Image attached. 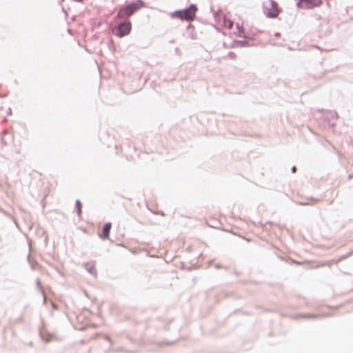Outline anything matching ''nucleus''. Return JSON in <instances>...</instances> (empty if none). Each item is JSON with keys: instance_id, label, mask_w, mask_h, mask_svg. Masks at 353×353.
Returning <instances> with one entry per match:
<instances>
[{"instance_id": "1", "label": "nucleus", "mask_w": 353, "mask_h": 353, "mask_svg": "<svg viewBox=\"0 0 353 353\" xmlns=\"http://www.w3.org/2000/svg\"><path fill=\"white\" fill-rule=\"evenodd\" d=\"M197 11V7L192 4L185 10H177L172 13L171 16L172 18L179 19L185 21H193L196 16Z\"/></svg>"}, {"instance_id": "2", "label": "nucleus", "mask_w": 353, "mask_h": 353, "mask_svg": "<svg viewBox=\"0 0 353 353\" xmlns=\"http://www.w3.org/2000/svg\"><path fill=\"white\" fill-rule=\"evenodd\" d=\"M143 7V2L141 0H137L134 2L130 3L121 8L117 14L119 18H125L132 15L134 12Z\"/></svg>"}, {"instance_id": "3", "label": "nucleus", "mask_w": 353, "mask_h": 353, "mask_svg": "<svg viewBox=\"0 0 353 353\" xmlns=\"http://www.w3.org/2000/svg\"><path fill=\"white\" fill-rule=\"evenodd\" d=\"M322 3V0H299L296 3V6L300 9L310 10L319 7Z\"/></svg>"}, {"instance_id": "4", "label": "nucleus", "mask_w": 353, "mask_h": 353, "mask_svg": "<svg viewBox=\"0 0 353 353\" xmlns=\"http://www.w3.org/2000/svg\"><path fill=\"white\" fill-rule=\"evenodd\" d=\"M130 22H124L117 27L115 34L119 37H123L125 35H128L130 33Z\"/></svg>"}, {"instance_id": "5", "label": "nucleus", "mask_w": 353, "mask_h": 353, "mask_svg": "<svg viewBox=\"0 0 353 353\" xmlns=\"http://www.w3.org/2000/svg\"><path fill=\"white\" fill-rule=\"evenodd\" d=\"M233 33L239 37H243V38L247 37L245 32V28L243 27V21H239V22L236 23L235 28L233 31Z\"/></svg>"}, {"instance_id": "6", "label": "nucleus", "mask_w": 353, "mask_h": 353, "mask_svg": "<svg viewBox=\"0 0 353 353\" xmlns=\"http://www.w3.org/2000/svg\"><path fill=\"white\" fill-rule=\"evenodd\" d=\"M112 225L110 223H108L104 225L102 234L100 235L101 238L103 239H106L109 238L110 231L111 229Z\"/></svg>"}, {"instance_id": "7", "label": "nucleus", "mask_w": 353, "mask_h": 353, "mask_svg": "<svg viewBox=\"0 0 353 353\" xmlns=\"http://www.w3.org/2000/svg\"><path fill=\"white\" fill-rule=\"evenodd\" d=\"M223 24L225 28H227L228 29H231L233 27V21L229 18H228L226 16L223 17Z\"/></svg>"}, {"instance_id": "8", "label": "nucleus", "mask_w": 353, "mask_h": 353, "mask_svg": "<svg viewBox=\"0 0 353 353\" xmlns=\"http://www.w3.org/2000/svg\"><path fill=\"white\" fill-rule=\"evenodd\" d=\"M270 3L273 8V11L271 13H268V15L270 17H274L277 16V14H278L277 9L275 8L276 5L274 3V2H270Z\"/></svg>"}, {"instance_id": "9", "label": "nucleus", "mask_w": 353, "mask_h": 353, "mask_svg": "<svg viewBox=\"0 0 353 353\" xmlns=\"http://www.w3.org/2000/svg\"><path fill=\"white\" fill-rule=\"evenodd\" d=\"M75 205H76V208L77 210L78 215L81 216V212H82V204H81V201L79 200H77Z\"/></svg>"}, {"instance_id": "10", "label": "nucleus", "mask_w": 353, "mask_h": 353, "mask_svg": "<svg viewBox=\"0 0 353 353\" xmlns=\"http://www.w3.org/2000/svg\"><path fill=\"white\" fill-rule=\"evenodd\" d=\"M292 172H296V167H293V168H292Z\"/></svg>"}]
</instances>
